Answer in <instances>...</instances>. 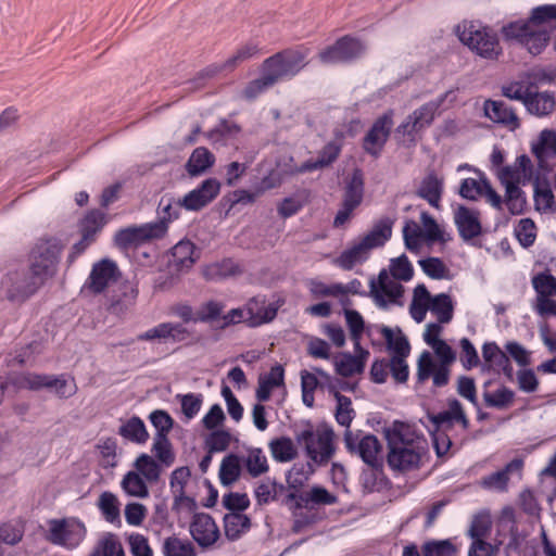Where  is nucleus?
Returning <instances> with one entry per match:
<instances>
[{
  "label": "nucleus",
  "instance_id": "1",
  "mask_svg": "<svg viewBox=\"0 0 556 556\" xmlns=\"http://www.w3.org/2000/svg\"><path fill=\"white\" fill-rule=\"evenodd\" d=\"M388 441V465L395 470H408L416 467L420 460L418 452L420 439L404 424H394L386 430Z\"/></svg>",
  "mask_w": 556,
  "mask_h": 556
},
{
  "label": "nucleus",
  "instance_id": "2",
  "mask_svg": "<svg viewBox=\"0 0 556 556\" xmlns=\"http://www.w3.org/2000/svg\"><path fill=\"white\" fill-rule=\"evenodd\" d=\"M169 314L179 318L181 323H161L137 337L139 341L163 340L170 343H182L193 338V331L186 324L198 323L197 312L187 302H180L169 307Z\"/></svg>",
  "mask_w": 556,
  "mask_h": 556
},
{
  "label": "nucleus",
  "instance_id": "3",
  "mask_svg": "<svg viewBox=\"0 0 556 556\" xmlns=\"http://www.w3.org/2000/svg\"><path fill=\"white\" fill-rule=\"evenodd\" d=\"M392 225L389 217L380 218L367 235L341 252L334 264L344 270H351L355 265L366 262L372 249L383 247L391 238Z\"/></svg>",
  "mask_w": 556,
  "mask_h": 556
},
{
  "label": "nucleus",
  "instance_id": "4",
  "mask_svg": "<svg viewBox=\"0 0 556 556\" xmlns=\"http://www.w3.org/2000/svg\"><path fill=\"white\" fill-rule=\"evenodd\" d=\"M458 39L482 59L496 61L503 54L497 33L473 21H464L455 27Z\"/></svg>",
  "mask_w": 556,
  "mask_h": 556
},
{
  "label": "nucleus",
  "instance_id": "5",
  "mask_svg": "<svg viewBox=\"0 0 556 556\" xmlns=\"http://www.w3.org/2000/svg\"><path fill=\"white\" fill-rule=\"evenodd\" d=\"M333 430L327 426L314 428L311 422L295 433V440L301 445L307 458L315 465H326L334 454Z\"/></svg>",
  "mask_w": 556,
  "mask_h": 556
},
{
  "label": "nucleus",
  "instance_id": "6",
  "mask_svg": "<svg viewBox=\"0 0 556 556\" xmlns=\"http://www.w3.org/2000/svg\"><path fill=\"white\" fill-rule=\"evenodd\" d=\"M62 250L63 244L56 238L41 239L36 243L31 250L33 277L24 289L25 293L41 286L48 277L53 275Z\"/></svg>",
  "mask_w": 556,
  "mask_h": 556
},
{
  "label": "nucleus",
  "instance_id": "7",
  "mask_svg": "<svg viewBox=\"0 0 556 556\" xmlns=\"http://www.w3.org/2000/svg\"><path fill=\"white\" fill-rule=\"evenodd\" d=\"M307 55L308 49L304 47L286 49L264 60L262 68L276 84L300 73L306 65Z\"/></svg>",
  "mask_w": 556,
  "mask_h": 556
},
{
  "label": "nucleus",
  "instance_id": "8",
  "mask_svg": "<svg viewBox=\"0 0 556 556\" xmlns=\"http://www.w3.org/2000/svg\"><path fill=\"white\" fill-rule=\"evenodd\" d=\"M501 34L506 40H516L532 55H538L547 47L552 31L539 26L523 23L522 20L509 22L502 26Z\"/></svg>",
  "mask_w": 556,
  "mask_h": 556
},
{
  "label": "nucleus",
  "instance_id": "9",
  "mask_svg": "<svg viewBox=\"0 0 556 556\" xmlns=\"http://www.w3.org/2000/svg\"><path fill=\"white\" fill-rule=\"evenodd\" d=\"M451 94H453V91H446L413 111L397 127L396 131L407 137L409 141H415L416 135L432 124L439 109Z\"/></svg>",
  "mask_w": 556,
  "mask_h": 556
},
{
  "label": "nucleus",
  "instance_id": "10",
  "mask_svg": "<svg viewBox=\"0 0 556 556\" xmlns=\"http://www.w3.org/2000/svg\"><path fill=\"white\" fill-rule=\"evenodd\" d=\"M85 525L76 518L53 519L49 522L48 540L68 549L76 548L86 536Z\"/></svg>",
  "mask_w": 556,
  "mask_h": 556
},
{
  "label": "nucleus",
  "instance_id": "11",
  "mask_svg": "<svg viewBox=\"0 0 556 556\" xmlns=\"http://www.w3.org/2000/svg\"><path fill=\"white\" fill-rule=\"evenodd\" d=\"M344 444L346 450L352 454H357L365 464L371 468L381 466V444L376 435L364 434L362 431L344 432Z\"/></svg>",
  "mask_w": 556,
  "mask_h": 556
},
{
  "label": "nucleus",
  "instance_id": "12",
  "mask_svg": "<svg viewBox=\"0 0 556 556\" xmlns=\"http://www.w3.org/2000/svg\"><path fill=\"white\" fill-rule=\"evenodd\" d=\"M369 288L370 295L378 307L387 308L390 304L402 305L404 288L395 279H391L386 269L379 273L377 280L370 279Z\"/></svg>",
  "mask_w": 556,
  "mask_h": 556
},
{
  "label": "nucleus",
  "instance_id": "13",
  "mask_svg": "<svg viewBox=\"0 0 556 556\" xmlns=\"http://www.w3.org/2000/svg\"><path fill=\"white\" fill-rule=\"evenodd\" d=\"M165 233L166 227L164 223H148L118 230L114 240L117 247L126 249L151 239L162 238Z\"/></svg>",
  "mask_w": 556,
  "mask_h": 556
},
{
  "label": "nucleus",
  "instance_id": "14",
  "mask_svg": "<svg viewBox=\"0 0 556 556\" xmlns=\"http://www.w3.org/2000/svg\"><path fill=\"white\" fill-rule=\"evenodd\" d=\"M393 126L392 112L378 117L363 139V149L374 157H378L387 143Z\"/></svg>",
  "mask_w": 556,
  "mask_h": 556
},
{
  "label": "nucleus",
  "instance_id": "15",
  "mask_svg": "<svg viewBox=\"0 0 556 556\" xmlns=\"http://www.w3.org/2000/svg\"><path fill=\"white\" fill-rule=\"evenodd\" d=\"M121 273L115 262L103 258L92 265L85 287L94 294L102 293L112 282H115Z\"/></svg>",
  "mask_w": 556,
  "mask_h": 556
},
{
  "label": "nucleus",
  "instance_id": "16",
  "mask_svg": "<svg viewBox=\"0 0 556 556\" xmlns=\"http://www.w3.org/2000/svg\"><path fill=\"white\" fill-rule=\"evenodd\" d=\"M288 502H294L296 508L313 509L320 506H330L338 503V496L330 493L326 488L315 484L303 492H290L287 495Z\"/></svg>",
  "mask_w": 556,
  "mask_h": 556
},
{
  "label": "nucleus",
  "instance_id": "17",
  "mask_svg": "<svg viewBox=\"0 0 556 556\" xmlns=\"http://www.w3.org/2000/svg\"><path fill=\"white\" fill-rule=\"evenodd\" d=\"M189 530L192 539L203 548L214 545L220 536L215 520L206 513L194 514Z\"/></svg>",
  "mask_w": 556,
  "mask_h": 556
},
{
  "label": "nucleus",
  "instance_id": "18",
  "mask_svg": "<svg viewBox=\"0 0 556 556\" xmlns=\"http://www.w3.org/2000/svg\"><path fill=\"white\" fill-rule=\"evenodd\" d=\"M219 190V181L215 178H207L198 188L188 192L181 199V204L188 211H200L218 195Z\"/></svg>",
  "mask_w": 556,
  "mask_h": 556
},
{
  "label": "nucleus",
  "instance_id": "19",
  "mask_svg": "<svg viewBox=\"0 0 556 556\" xmlns=\"http://www.w3.org/2000/svg\"><path fill=\"white\" fill-rule=\"evenodd\" d=\"M454 223L459 237L466 242L479 237L482 232L480 213L465 205H458L455 208Z\"/></svg>",
  "mask_w": 556,
  "mask_h": 556
},
{
  "label": "nucleus",
  "instance_id": "20",
  "mask_svg": "<svg viewBox=\"0 0 556 556\" xmlns=\"http://www.w3.org/2000/svg\"><path fill=\"white\" fill-rule=\"evenodd\" d=\"M484 115L493 123L500 124L514 131L520 127V121L515 110L500 100H485L483 103Z\"/></svg>",
  "mask_w": 556,
  "mask_h": 556
},
{
  "label": "nucleus",
  "instance_id": "21",
  "mask_svg": "<svg viewBox=\"0 0 556 556\" xmlns=\"http://www.w3.org/2000/svg\"><path fill=\"white\" fill-rule=\"evenodd\" d=\"M278 307L270 303L266 304L264 298L255 296L247 302V325L249 327H258L270 323L277 316Z\"/></svg>",
  "mask_w": 556,
  "mask_h": 556
},
{
  "label": "nucleus",
  "instance_id": "22",
  "mask_svg": "<svg viewBox=\"0 0 556 556\" xmlns=\"http://www.w3.org/2000/svg\"><path fill=\"white\" fill-rule=\"evenodd\" d=\"M444 179L434 170H430L422 178L416 194L426 200L432 207L439 208L443 194Z\"/></svg>",
  "mask_w": 556,
  "mask_h": 556
},
{
  "label": "nucleus",
  "instance_id": "23",
  "mask_svg": "<svg viewBox=\"0 0 556 556\" xmlns=\"http://www.w3.org/2000/svg\"><path fill=\"white\" fill-rule=\"evenodd\" d=\"M522 465L523 463L521 459L515 458L506 464L503 469L482 477L480 480V485L485 490L500 492L506 491L509 476L514 472L520 473Z\"/></svg>",
  "mask_w": 556,
  "mask_h": 556
},
{
  "label": "nucleus",
  "instance_id": "24",
  "mask_svg": "<svg viewBox=\"0 0 556 556\" xmlns=\"http://www.w3.org/2000/svg\"><path fill=\"white\" fill-rule=\"evenodd\" d=\"M341 140H332L323 147L316 160H308L299 167V173H307L330 166L340 155Z\"/></svg>",
  "mask_w": 556,
  "mask_h": 556
},
{
  "label": "nucleus",
  "instance_id": "25",
  "mask_svg": "<svg viewBox=\"0 0 556 556\" xmlns=\"http://www.w3.org/2000/svg\"><path fill=\"white\" fill-rule=\"evenodd\" d=\"M242 274L241 266L232 258H223L205 265L202 269L203 277L208 281H220Z\"/></svg>",
  "mask_w": 556,
  "mask_h": 556
},
{
  "label": "nucleus",
  "instance_id": "26",
  "mask_svg": "<svg viewBox=\"0 0 556 556\" xmlns=\"http://www.w3.org/2000/svg\"><path fill=\"white\" fill-rule=\"evenodd\" d=\"M33 277V267L30 266L27 270L16 271L10 274L7 278L5 285L8 287L7 294L12 301H24L34 294L40 286H37L30 292L25 293L24 289L29 285V280Z\"/></svg>",
  "mask_w": 556,
  "mask_h": 556
},
{
  "label": "nucleus",
  "instance_id": "27",
  "mask_svg": "<svg viewBox=\"0 0 556 556\" xmlns=\"http://www.w3.org/2000/svg\"><path fill=\"white\" fill-rule=\"evenodd\" d=\"M356 355L351 353H342L334 358L336 372L342 377H352L364 371L366 359L369 355H365L362 351H355Z\"/></svg>",
  "mask_w": 556,
  "mask_h": 556
},
{
  "label": "nucleus",
  "instance_id": "28",
  "mask_svg": "<svg viewBox=\"0 0 556 556\" xmlns=\"http://www.w3.org/2000/svg\"><path fill=\"white\" fill-rule=\"evenodd\" d=\"M241 464L252 478L261 477L269 470L267 457L260 447H248L240 456Z\"/></svg>",
  "mask_w": 556,
  "mask_h": 556
},
{
  "label": "nucleus",
  "instance_id": "29",
  "mask_svg": "<svg viewBox=\"0 0 556 556\" xmlns=\"http://www.w3.org/2000/svg\"><path fill=\"white\" fill-rule=\"evenodd\" d=\"M532 153L538 160L539 167L545 168L547 159L556 156V132L542 130L538 143L532 147Z\"/></svg>",
  "mask_w": 556,
  "mask_h": 556
},
{
  "label": "nucleus",
  "instance_id": "30",
  "mask_svg": "<svg viewBox=\"0 0 556 556\" xmlns=\"http://www.w3.org/2000/svg\"><path fill=\"white\" fill-rule=\"evenodd\" d=\"M285 370L281 365L271 367L269 374L261 376L256 389V399L260 402L269 400L273 389L283 384Z\"/></svg>",
  "mask_w": 556,
  "mask_h": 556
},
{
  "label": "nucleus",
  "instance_id": "31",
  "mask_svg": "<svg viewBox=\"0 0 556 556\" xmlns=\"http://www.w3.org/2000/svg\"><path fill=\"white\" fill-rule=\"evenodd\" d=\"M215 163L214 154L205 147L193 150L186 163V170L191 177L199 176L211 168Z\"/></svg>",
  "mask_w": 556,
  "mask_h": 556
},
{
  "label": "nucleus",
  "instance_id": "32",
  "mask_svg": "<svg viewBox=\"0 0 556 556\" xmlns=\"http://www.w3.org/2000/svg\"><path fill=\"white\" fill-rule=\"evenodd\" d=\"M363 197L364 175L362 169L355 168L346 182L342 203L356 208L361 205Z\"/></svg>",
  "mask_w": 556,
  "mask_h": 556
},
{
  "label": "nucleus",
  "instance_id": "33",
  "mask_svg": "<svg viewBox=\"0 0 556 556\" xmlns=\"http://www.w3.org/2000/svg\"><path fill=\"white\" fill-rule=\"evenodd\" d=\"M251 528V519L241 513H228L224 517V531L229 541L239 540Z\"/></svg>",
  "mask_w": 556,
  "mask_h": 556
},
{
  "label": "nucleus",
  "instance_id": "34",
  "mask_svg": "<svg viewBox=\"0 0 556 556\" xmlns=\"http://www.w3.org/2000/svg\"><path fill=\"white\" fill-rule=\"evenodd\" d=\"M108 223V216L104 212L92 208L86 213L79 223V230L81 236L90 238L96 241L97 235Z\"/></svg>",
  "mask_w": 556,
  "mask_h": 556
},
{
  "label": "nucleus",
  "instance_id": "35",
  "mask_svg": "<svg viewBox=\"0 0 556 556\" xmlns=\"http://www.w3.org/2000/svg\"><path fill=\"white\" fill-rule=\"evenodd\" d=\"M531 114L536 116H545L551 114L555 109V98L552 93L544 92H531L525 104Z\"/></svg>",
  "mask_w": 556,
  "mask_h": 556
},
{
  "label": "nucleus",
  "instance_id": "36",
  "mask_svg": "<svg viewBox=\"0 0 556 556\" xmlns=\"http://www.w3.org/2000/svg\"><path fill=\"white\" fill-rule=\"evenodd\" d=\"M522 22L534 27L539 26L545 29H551L553 33V23L556 22V4H543L533 8L529 18L522 20Z\"/></svg>",
  "mask_w": 556,
  "mask_h": 556
},
{
  "label": "nucleus",
  "instance_id": "37",
  "mask_svg": "<svg viewBox=\"0 0 556 556\" xmlns=\"http://www.w3.org/2000/svg\"><path fill=\"white\" fill-rule=\"evenodd\" d=\"M315 472L314 463L294 464L287 475V484L292 492H301V489Z\"/></svg>",
  "mask_w": 556,
  "mask_h": 556
},
{
  "label": "nucleus",
  "instance_id": "38",
  "mask_svg": "<svg viewBox=\"0 0 556 556\" xmlns=\"http://www.w3.org/2000/svg\"><path fill=\"white\" fill-rule=\"evenodd\" d=\"M344 317L355 351H362L365 355H369V352L361 346V339L365 329L363 316L355 309L345 308Z\"/></svg>",
  "mask_w": 556,
  "mask_h": 556
},
{
  "label": "nucleus",
  "instance_id": "39",
  "mask_svg": "<svg viewBox=\"0 0 556 556\" xmlns=\"http://www.w3.org/2000/svg\"><path fill=\"white\" fill-rule=\"evenodd\" d=\"M377 330L384 338L389 350L394 352L393 356L407 357L410 351L408 340L399 330V334L395 336L393 330L387 326H377Z\"/></svg>",
  "mask_w": 556,
  "mask_h": 556
},
{
  "label": "nucleus",
  "instance_id": "40",
  "mask_svg": "<svg viewBox=\"0 0 556 556\" xmlns=\"http://www.w3.org/2000/svg\"><path fill=\"white\" fill-rule=\"evenodd\" d=\"M268 447L273 458L279 463L290 462L298 455L293 441L288 437L273 439L268 443Z\"/></svg>",
  "mask_w": 556,
  "mask_h": 556
},
{
  "label": "nucleus",
  "instance_id": "41",
  "mask_svg": "<svg viewBox=\"0 0 556 556\" xmlns=\"http://www.w3.org/2000/svg\"><path fill=\"white\" fill-rule=\"evenodd\" d=\"M118 433L124 439L139 444L146 443L149 438L144 422L137 416L123 424L119 427Z\"/></svg>",
  "mask_w": 556,
  "mask_h": 556
},
{
  "label": "nucleus",
  "instance_id": "42",
  "mask_svg": "<svg viewBox=\"0 0 556 556\" xmlns=\"http://www.w3.org/2000/svg\"><path fill=\"white\" fill-rule=\"evenodd\" d=\"M48 378L49 382L46 384V389L61 399H68L77 391L75 380L66 375H48Z\"/></svg>",
  "mask_w": 556,
  "mask_h": 556
},
{
  "label": "nucleus",
  "instance_id": "43",
  "mask_svg": "<svg viewBox=\"0 0 556 556\" xmlns=\"http://www.w3.org/2000/svg\"><path fill=\"white\" fill-rule=\"evenodd\" d=\"M241 459L236 454H229L222 460L219 467V480L224 485L235 483L241 473Z\"/></svg>",
  "mask_w": 556,
  "mask_h": 556
},
{
  "label": "nucleus",
  "instance_id": "44",
  "mask_svg": "<svg viewBox=\"0 0 556 556\" xmlns=\"http://www.w3.org/2000/svg\"><path fill=\"white\" fill-rule=\"evenodd\" d=\"M98 507L108 522H121L119 502L115 494L109 491L102 492L98 500Z\"/></svg>",
  "mask_w": 556,
  "mask_h": 556
},
{
  "label": "nucleus",
  "instance_id": "45",
  "mask_svg": "<svg viewBox=\"0 0 556 556\" xmlns=\"http://www.w3.org/2000/svg\"><path fill=\"white\" fill-rule=\"evenodd\" d=\"M241 128L238 124L222 119L215 128L211 129L206 137L213 143L225 144L228 140L235 139Z\"/></svg>",
  "mask_w": 556,
  "mask_h": 556
},
{
  "label": "nucleus",
  "instance_id": "46",
  "mask_svg": "<svg viewBox=\"0 0 556 556\" xmlns=\"http://www.w3.org/2000/svg\"><path fill=\"white\" fill-rule=\"evenodd\" d=\"M48 379V375L45 374L24 372L11 377L10 381L17 389L38 391L46 389Z\"/></svg>",
  "mask_w": 556,
  "mask_h": 556
},
{
  "label": "nucleus",
  "instance_id": "47",
  "mask_svg": "<svg viewBox=\"0 0 556 556\" xmlns=\"http://www.w3.org/2000/svg\"><path fill=\"white\" fill-rule=\"evenodd\" d=\"M283 485L269 478L262 480L254 489V496L257 505L264 506L277 500L278 491H282Z\"/></svg>",
  "mask_w": 556,
  "mask_h": 556
},
{
  "label": "nucleus",
  "instance_id": "48",
  "mask_svg": "<svg viewBox=\"0 0 556 556\" xmlns=\"http://www.w3.org/2000/svg\"><path fill=\"white\" fill-rule=\"evenodd\" d=\"M181 207V199H174L170 197H162L157 207L159 220L155 223H164L166 229L168 228V223L178 218Z\"/></svg>",
  "mask_w": 556,
  "mask_h": 556
},
{
  "label": "nucleus",
  "instance_id": "49",
  "mask_svg": "<svg viewBox=\"0 0 556 556\" xmlns=\"http://www.w3.org/2000/svg\"><path fill=\"white\" fill-rule=\"evenodd\" d=\"M162 552L164 556H195L193 544L188 540L168 536L164 540Z\"/></svg>",
  "mask_w": 556,
  "mask_h": 556
},
{
  "label": "nucleus",
  "instance_id": "50",
  "mask_svg": "<svg viewBox=\"0 0 556 556\" xmlns=\"http://www.w3.org/2000/svg\"><path fill=\"white\" fill-rule=\"evenodd\" d=\"M430 311L440 324H447L453 318V303L451 296L445 293L437 294L430 302Z\"/></svg>",
  "mask_w": 556,
  "mask_h": 556
},
{
  "label": "nucleus",
  "instance_id": "51",
  "mask_svg": "<svg viewBox=\"0 0 556 556\" xmlns=\"http://www.w3.org/2000/svg\"><path fill=\"white\" fill-rule=\"evenodd\" d=\"M194 249H195V247L191 241H189V240L179 241L172 249L173 262L179 268L191 267L192 264L195 262V260L193 257Z\"/></svg>",
  "mask_w": 556,
  "mask_h": 556
},
{
  "label": "nucleus",
  "instance_id": "52",
  "mask_svg": "<svg viewBox=\"0 0 556 556\" xmlns=\"http://www.w3.org/2000/svg\"><path fill=\"white\" fill-rule=\"evenodd\" d=\"M483 400L488 407L506 409L514 403L515 392L506 387H501L494 392H484Z\"/></svg>",
  "mask_w": 556,
  "mask_h": 556
},
{
  "label": "nucleus",
  "instance_id": "53",
  "mask_svg": "<svg viewBox=\"0 0 556 556\" xmlns=\"http://www.w3.org/2000/svg\"><path fill=\"white\" fill-rule=\"evenodd\" d=\"M337 41L338 45L341 46V54L344 55V63H349L361 58L366 51V46L357 38L343 36Z\"/></svg>",
  "mask_w": 556,
  "mask_h": 556
},
{
  "label": "nucleus",
  "instance_id": "54",
  "mask_svg": "<svg viewBox=\"0 0 556 556\" xmlns=\"http://www.w3.org/2000/svg\"><path fill=\"white\" fill-rule=\"evenodd\" d=\"M334 397L337 400V408L334 415L336 420L340 426L350 428V425L355 416V412L352 408V401L350 397L341 394L338 391L334 392Z\"/></svg>",
  "mask_w": 556,
  "mask_h": 556
},
{
  "label": "nucleus",
  "instance_id": "55",
  "mask_svg": "<svg viewBox=\"0 0 556 556\" xmlns=\"http://www.w3.org/2000/svg\"><path fill=\"white\" fill-rule=\"evenodd\" d=\"M121 484L123 490L131 496L143 498L149 495L148 486L138 472H127Z\"/></svg>",
  "mask_w": 556,
  "mask_h": 556
},
{
  "label": "nucleus",
  "instance_id": "56",
  "mask_svg": "<svg viewBox=\"0 0 556 556\" xmlns=\"http://www.w3.org/2000/svg\"><path fill=\"white\" fill-rule=\"evenodd\" d=\"M258 53V46L252 42L244 43L240 46L236 52L229 56L226 61H224V66H226L228 72H232L243 62L250 60L254 55Z\"/></svg>",
  "mask_w": 556,
  "mask_h": 556
},
{
  "label": "nucleus",
  "instance_id": "57",
  "mask_svg": "<svg viewBox=\"0 0 556 556\" xmlns=\"http://www.w3.org/2000/svg\"><path fill=\"white\" fill-rule=\"evenodd\" d=\"M421 549L424 556H455L457 553L456 546L450 539L428 541Z\"/></svg>",
  "mask_w": 556,
  "mask_h": 556
},
{
  "label": "nucleus",
  "instance_id": "58",
  "mask_svg": "<svg viewBox=\"0 0 556 556\" xmlns=\"http://www.w3.org/2000/svg\"><path fill=\"white\" fill-rule=\"evenodd\" d=\"M152 452L154 453L155 457L166 467H169L175 460V455L172 451V444L168 438L164 434L154 435Z\"/></svg>",
  "mask_w": 556,
  "mask_h": 556
},
{
  "label": "nucleus",
  "instance_id": "59",
  "mask_svg": "<svg viewBox=\"0 0 556 556\" xmlns=\"http://www.w3.org/2000/svg\"><path fill=\"white\" fill-rule=\"evenodd\" d=\"M261 71V77L250 81L242 90V97L248 101H253L275 85L273 79L263 71V68Z\"/></svg>",
  "mask_w": 556,
  "mask_h": 556
},
{
  "label": "nucleus",
  "instance_id": "60",
  "mask_svg": "<svg viewBox=\"0 0 556 556\" xmlns=\"http://www.w3.org/2000/svg\"><path fill=\"white\" fill-rule=\"evenodd\" d=\"M135 466L147 481L156 482L159 480L162 469L151 456L147 454L140 455L137 458Z\"/></svg>",
  "mask_w": 556,
  "mask_h": 556
},
{
  "label": "nucleus",
  "instance_id": "61",
  "mask_svg": "<svg viewBox=\"0 0 556 556\" xmlns=\"http://www.w3.org/2000/svg\"><path fill=\"white\" fill-rule=\"evenodd\" d=\"M225 303L222 301L210 300L200 306L197 312V319L199 323H212L216 319H220L222 313L225 308Z\"/></svg>",
  "mask_w": 556,
  "mask_h": 556
},
{
  "label": "nucleus",
  "instance_id": "62",
  "mask_svg": "<svg viewBox=\"0 0 556 556\" xmlns=\"http://www.w3.org/2000/svg\"><path fill=\"white\" fill-rule=\"evenodd\" d=\"M534 203L538 211L543 213H554L556 211L555 197L548 186H535Z\"/></svg>",
  "mask_w": 556,
  "mask_h": 556
},
{
  "label": "nucleus",
  "instance_id": "63",
  "mask_svg": "<svg viewBox=\"0 0 556 556\" xmlns=\"http://www.w3.org/2000/svg\"><path fill=\"white\" fill-rule=\"evenodd\" d=\"M390 273L395 280L408 281L413 278L414 268L405 254L391 260Z\"/></svg>",
  "mask_w": 556,
  "mask_h": 556
},
{
  "label": "nucleus",
  "instance_id": "64",
  "mask_svg": "<svg viewBox=\"0 0 556 556\" xmlns=\"http://www.w3.org/2000/svg\"><path fill=\"white\" fill-rule=\"evenodd\" d=\"M536 296L556 295V278L549 273H541L532 279Z\"/></svg>",
  "mask_w": 556,
  "mask_h": 556
}]
</instances>
